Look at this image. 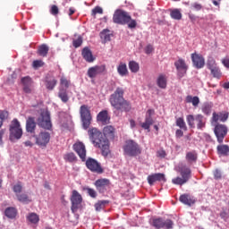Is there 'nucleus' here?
<instances>
[{
  "label": "nucleus",
  "instance_id": "nucleus-1",
  "mask_svg": "<svg viewBox=\"0 0 229 229\" xmlns=\"http://www.w3.org/2000/svg\"><path fill=\"white\" fill-rule=\"evenodd\" d=\"M109 103L116 112H131V103L124 98V89L116 88L114 92L109 97Z\"/></svg>",
  "mask_w": 229,
  "mask_h": 229
},
{
  "label": "nucleus",
  "instance_id": "nucleus-2",
  "mask_svg": "<svg viewBox=\"0 0 229 229\" xmlns=\"http://www.w3.org/2000/svg\"><path fill=\"white\" fill-rule=\"evenodd\" d=\"M88 135L95 148L101 149L103 157L110 155V141L103 136V132L98 128H91L88 131Z\"/></svg>",
  "mask_w": 229,
  "mask_h": 229
},
{
  "label": "nucleus",
  "instance_id": "nucleus-3",
  "mask_svg": "<svg viewBox=\"0 0 229 229\" xmlns=\"http://www.w3.org/2000/svg\"><path fill=\"white\" fill-rule=\"evenodd\" d=\"M113 21L114 24H128V28H130V30L137 28V21L131 19V16L130 13H128V12L121 9L114 12L113 15Z\"/></svg>",
  "mask_w": 229,
  "mask_h": 229
},
{
  "label": "nucleus",
  "instance_id": "nucleus-4",
  "mask_svg": "<svg viewBox=\"0 0 229 229\" xmlns=\"http://www.w3.org/2000/svg\"><path fill=\"white\" fill-rule=\"evenodd\" d=\"M124 157H139L142 153L140 145L133 140H127L123 146Z\"/></svg>",
  "mask_w": 229,
  "mask_h": 229
},
{
  "label": "nucleus",
  "instance_id": "nucleus-5",
  "mask_svg": "<svg viewBox=\"0 0 229 229\" xmlns=\"http://www.w3.org/2000/svg\"><path fill=\"white\" fill-rule=\"evenodd\" d=\"M22 137V127H21V122L17 118H14L9 125V140L11 142H15Z\"/></svg>",
  "mask_w": 229,
  "mask_h": 229
},
{
  "label": "nucleus",
  "instance_id": "nucleus-6",
  "mask_svg": "<svg viewBox=\"0 0 229 229\" xmlns=\"http://www.w3.org/2000/svg\"><path fill=\"white\" fill-rule=\"evenodd\" d=\"M186 121L191 128H196L197 126L198 130H203L207 126V118L203 114H188Z\"/></svg>",
  "mask_w": 229,
  "mask_h": 229
},
{
  "label": "nucleus",
  "instance_id": "nucleus-7",
  "mask_svg": "<svg viewBox=\"0 0 229 229\" xmlns=\"http://www.w3.org/2000/svg\"><path fill=\"white\" fill-rule=\"evenodd\" d=\"M81 119L84 130L89 129L90 123H92V114H90V107L87 105H82L80 107Z\"/></svg>",
  "mask_w": 229,
  "mask_h": 229
},
{
  "label": "nucleus",
  "instance_id": "nucleus-8",
  "mask_svg": "<svg viewBox=\"0 0 229 229\" xmlns=\"http://www.w3.org/2000/svg\"><path fill=\"white\" fill-rule=\"evenodd\" d=\"M37 124L39 128L44 130H51L53 123H51V114L47 111H42L37 119Z\"/></svg>",
  "mask_w": 229,
  "mask_h": 229
},
{
  "label": "nucleus",
  "instance_id": "nucleus-9",
  "mask_svg": "<svg viewBox=\"0 0 229 229\" xmlns=\"http://www.w3.org/2000/svg\"><path fill=\"white\" fill-rule=\"evenodd\" d=\"M206 65L210 71V74L213 76V78L221 80L223 72H221L219 66H217V63H216V59H214V57H208Z\"/></svg>",
  "mask_w": 229,
  "mask_h": 229
},
{
  "label": "nucleus",
  "instance_id": "nucleus-10",
  "mask_svg": "<svg viewBox=\"0 0 229 229\" xmlns=\"http://www.w3.org/2000/svg\"><path fill=\"white\" fill-rule=\"evenodd\" d=\"M86 167L91 171V173H97V174H103L104 173L101 164L92 157H89L86 160Z\"/></svg>",
  "mask_w": 229,
  "mask_h": 229
},
{
  "label": "nucleus",
  "instance_id": "nucleus-11",
  "mask_svg": "<svg viewBox=\"0 0 229 229\" xmlns=\"http://www.w3.org/2000/svg\"><path fill=\"white\" fill-rule=\"evenodd\" d=\"M214 132L217 139V142L223 144L225 137L228 134V127L225 124L218 123L215 126Z\"/></svg>",
  "mask_w": 229,
  "mask_h": 229
},
{
  "label": "nucleus",
  "instance_id": "nucleus-12",
  "mask_svg": "<svg viewBox=\"0 0 229 229\" xmlns=\"http://www.w3.org/2000/svg\"><path fill=\"white\" fill-rule=\"evenodd\" d=\"M152 226H154V228L173 229L174 223L171 219L164 220L162 217H159L152 220Z\"/></svg>",
  "mask_w": 229,
  "mask_h": 229
},
{
  "label": "nucleus",
  "instance_id": "nucleus-13",
  "mask_svg": "<svg viewBox=\"0 0 229 229\" xmlns=\"http://www.w3.org/2000/svg\"><path fill=\"white\" fill-rule=\"evenodd\" d=\"M34 138L36 139L37 146L46 148L49 144V140H51V134L47 131H41L38 135H34Z\"/></svg>",
  "mask_w": 229,
  "mask_h": 229
},
{
  "label": "nucleus",
  "instance_id": "nucleus-14",
  "mask_svg": "<svg viewBox=\"0 0 229 229\" xmlns=\"http://www.w3.org/2000/svg\"><path fill=\"white\" fill-rule=\"evenodd\" d=\"M81 201H83V198L81 194L78 192V191L73 190L72 192L71 202H72V212H77L80 208V205H81Z\"/></svg>",
  "mask_w": 229,
  "mask_h": 229
},
{
  "label": "nucleus",
  "instance_id": "nucleus-15",
  "mask_svg": "<svg viewBox=\"0 0 229 229\" xmlns=\"http://www.w3.org/2000/svg\"><path fill=\"white\" fill-rule=\"evenodd\" d=\"M174 67L176 68L177 76H179V78H183L189 70V65H187V63H185V60L182 58H179L174 62Z\"/></svg>",
  "mask_w": 229,
  "mask_h": 229
},
{
  "label": "nucleus",
  "instance_id": "nucleus-16",
  "mask_svg": "<svg viewBox=\"0 0 229 229\" xmlns=\"http://www.w3.org/2000/svg\"><path fill=\"white\" fill-rule=\"evenodd\" d=\"M73 150L75 153H77L82 162L87 160V148H85V144H83V142L78 141L73 144Z\"/></svg>",
  "mask_w": 229,
  "mask_h": 229
},
{
  "label": "nucleus",
  "instance_id": "nucleus-17",
  "mask_svg": "<svg viewBox=\"0 0 229 229\" xmlns=\"http://www.w3.org/2000/svg\"><path fill=\"white\" fill-rule=\"evenodd\" d=\"M103 72H106V65L105 64L96 65L89 68L87 74L89 78L94 79L96 76H98V74H103Z\"/></svg>",
  "mask_w": 229,
  "mask_h": 229
},
{
  "label": "nucleus",
  "instance_id": "nucleus-18",
  "mask_svg": "<svg viewBox=\"0 0 229 229\" xmlns=\"http://www.w3.org/2000/svg\"><path fill=\"white\" fill-rule=\"evenodd\" d=\"M191 61L195 69H203L205 67V57L198 53L191 54Z\"/></svg>",
  "mask_w": 229,
  "mask_h": 229
},
{
  "label": "nucleus",
  "instance_id": "nucleus-19",
  "mask_svg": "<svg viewBox=\"0 0 229 229\" xmlns=\"http://www.w3.org/2000/svg\"><path fill=\"white\" fill-rule=\"evenodd\" d=\"M155 114V109H148L146 113L145 122L141 123V128L143 130H149L150 126L155 123L153 120V114Z\"/></svg>",
  "mask_w": 229,
  "mask_h": 229
},
{
  "label": "nucleus",
  "instance_id": "nucleus-20",
  "mask_svg": "<svg viewBox=\"0 0 229 229\" xmlns=\"http://www.w3.org/2000/svg\"><path fill=\"white\" fill-rule=\"evenodd\" d=\"M110 119L111 117L108 115L107 110H102L97 115V122L104 126H106V124H110Z\"/></svg>",
  "mask_w": 229,
  "mask_h": 229
},
{
  "label": "nucleus",
  "instance_id": "nucleus-21",
  "mask_svg": "<svg viewBox=\"0 0 229 229\" xmlns=\"http://www.w3.org/2000/svg\"><path fill=\"white\" fill-rule=\"evenodd\" d=\"M98 192H105L106 187H110V180L108 179H98L94 183Z\"/></svg>",
  "mask_w": 229,
  "mask_h": 229
},
{
  "label": "nucleus",
  "instance_id": "nucleus-22",
  "mask_svg": "<svg viewBox=\"0 0 229 229\" xmlns=\"http://www.w3.org/2000/svg\"><path fill=\"white\" fill-rule=\"evenodd\" d=\"M147 180L149 185H154L155 182H165V174L160 173L150 174Z\"/></svg>",
  "mask_w": 229,
  "mask_h": 229
},
{
  "label": "nucleus",
  "instance_id": "nucleus-23",
  "mask_svg": "<svg viewBox=\"0 0 229 229\" xmlns=\"http://www.w3.org/2000/svg\"><path fill=\"white\" fill-rule=\"evenodd\" d=\"M179 201H181V203H183V205H187L188 207H192V205L196 203V199H194V197L187 193L181 195L179 198Z\"/></svg>",
  "mask_w": 229,
  "mask_h": 229
},
{
  "label": "nucleus",
  "instance_id": "nucleus-24",
  "mask_svg": "<svg viewBox=\"0 0 229 229\" xmlns=\"http://www.w3.org/2000/svg\"><path fill=\"white\" fill-rule=\"evenodd\" d=\"M35 130H37V122H35V117L30 116L26 121V131L35 133Z\"/></svg>",
  "mask_w": 229,
  "mask_h": 229
},
{
  "label": "nucleus",
  "instance_id": "nucleus-25",
  "mask_svg": "<svg viewBox=\"0 0 229 229\" xmlns=\"http://www.w3.org/2000/svg\"><path fill=\"white\" fill-rule=\"evenodd\" d=\"M21 83L23 85V91L25 94H31V86L33 85V81L30 77L21 78Z\"/></svg>",
  "mask_w": 229,
  "mask_h": 229
},
{
  "label": "nucleus",
  "instance_id": "nucleus-26",
  "mask_svg": "<svg viewBox=\"0 0 229 229\" xmlns=\"http://www.w3.org/2000/svg\"><path fill=\"white\" fill-rule=\"evenodd\" d=\"M103 133L107 139L114 140L115 139V127L112 125H106L103 129Z\"/></svg>",
  "mask_w": 229,
  "mask_h": 229
},
{
  "label": "nucleus",
  "instance_id": "nucleus-27",
  "mask_svg": "<svg viewBox=\"0 0 229 229\" xmlns=\"http://www.w3.org/2000/svg\"><path fill=\"white\" fill-rule=\"evenodd\" d=\"M81 55L84 60H86V62H88L89 64H92V62L96 60V58H94V55H92V51H90L89 47H84L82 49Z\"/></svg>",
  "mask_w": 229,
  "mask_h": 229
},
{
  "label": "nucleus",
  "instance_id": "nucleus-28",
  "mask_svg": "<svg viewBox=\"0 0 229 229\" xmlns=\"http://www.w3.org/2000/svg\"><path fill=\"white\" fill-rule=\"evenodd\" d=\"M185 159L188 164H196L198 162V152L196 150L187 152Z\"/></svg>",
  "mask_w": 229,
  "mask_h": 229
},
{
  "label": "nucleus",
  "instance_id": "nucleus-29",
  "mask_svg": "<svg viewBox=\"0 0 229 229\" xmlns=\"http://www.w3.org/2000/svg\"><path fill=\"white\" fill-rule=\"evenodd\" d=\"M191 168H189L187 165H182L180 167V174L182 178H183L187 182H189V180L191 179Z\"/></svg>",
  "mask_w": 229,
  "mask_h": 229
},
{
  "label": "nucleus",
  "instance_id": "nucleus-30",
  "mask_svg": "<svg viewBox=\"0 0 229 229\" xmlns=\"http://www.w3.org/2000/svg\"><path fill=\"white\" fill-rule=\"evenodd\" d=\"M157 85L159 89H167V76L160 74L157 79Z\"/></svg>",
  "mask_w": 229,
  "mask_h": 229
},
{
  "label": "nucleus",
  "instance_id": "nucleus-31",
  "mask_svg": "<svg viewBox=\"0 0 229 229\" xmlns=\"http://www.w3.org/2000/svg\"><path fill=\"white\" fill-rule=\"evenodd\" d=\"M58 83V81L55 77L47 78L45 81L46 88L47 90H54Z\"/></svg>",
  "mask_w": 229,
  "mask_h": 229
},
{
  "label": "nucleus",
  "instance_id": "nucleus-32",
  "mask_svg": "<svg viewBox=\"0 0 229 229\" xmlns=\"http://www.w3.org/2000/svg\"><path fill=\"white\" fill-rule=\"evenodd\" d=\"M58 98H60L63 103L69 101V95L67 94V89L60 87L58 91Z\"/></svg>",
  "mask_w": 229,
  "mask_h": 229
},
{
  "label": "nucleus",
  "instance_id": "nucleus-33",
  "mask_svg": "<svg viewBox=\"0 0 229 229\" xmlns=\"http://www.w3.org/2000/svg\"><path fill=\"white\" fill-rule=\"evenodd\" d=\"M4 214L9 219H15L17 217V208L9 207L5 209Z\"/></svg>",
  "mask_w": 229,
  "mask_h": 229
},
{
  "label": "nucleus",
  "instance_id": "nucleus-34",
  "mask_svg": "<svg viewBox=\"0 0 229 229\" xmlns=\"http://www.w3.org/2000/svg\"><path fill=\"white\" fill-rule=\"evenodd\" d=\"M100 38L101 40H103L104 44H106V42H110V39L112 38V34L110 33V30L106 29L101 31Z\"/></svg>",
  "mask_w": 229,
  "mask_h": 229
},
{
  "label": "nucleus",
  "instance_id": "nucleus-35",
  "mask_svg": "<svg viewBox=\"0 0 229 229\" xmlns=\"http://www.w3.org/2000/svg\"><path fill=\"white\" fill-rule=\"evenodd\" d=\"M216 151L218 155H222L223 157H227L229 153V146L228 145H218L216 147Z\"/></svg>",
  "mask_w": 229,
  "mask_h": 229
},
{
  "label": "nucleus",
  "instance_id": "nucleus-36",
  "mask_svg": "<svg viewBox=\"0 0 229 229\" xmlns=\"http://www.w3.org/2000/svg\"><path fill=\"white\" fill-rule=\"evenodd\" d=\"M27 220L29 223H31V225H38V221H40V217L37 213H30L27 216Z\"/></svg>",
  "mask_w": 229,
  "mask_h": 229
},
{
  "label": "nucleus",
  "instance_id": "nucleus-37",
  "mask_svg": "<svg viewBox=\"0 0 229 229\" xmlns=\"http://www.w3.org/2000/svg\"><path fill=\"white\" fill-rule=\"evenodd\" d=\"M117 72L120 76H128V67L126 66V64L120 63L117 67Z\"/></svg>",
  "mask_w": 229,
  "mask_h": 229
},
{
  "label": "nucleus",
  "instance_id": "nucleus-38",
  "mask_svg": "<svg viewBox=\"0 0 229 229\" xmlns=\"http://www.w3.org/2000/svg\"><path fill=\"white\" fill-rule=\"evenodd\" d=\"M16 197L20 203H31V199H30V196L26 193L16 194Z\"/></svg>",
  "mask_w": 229,
  "mask_h": 229
},
{
  "label": "nucleus",
  "instance_id": "nucleus-39",
  "mask_svg": "<svg viewBox=\"0 0 229 229\" xmlns=\"http://www.w3.org/2000/svg\"><path fill=\"white\" fill-rule=\"evenodd\" d=\"M48 53H49V47H47V45L46 44L41 45L38 49V55H39V56L46 57L47 56Z\"/></svg>",
  "mask_w": 229,
  "mask_h": 229
},
{
  "label": "nucleus",
  "instance_id": "nucleus-40",
  "mask_svg": "<svg viewBox=\"0 0 229 229\" xmlns=\"http://www.w3.org/2000/svg\"><path fill=\"white\" fill-rule=\"evenodd\" d=\"M170 17L174 21H182V12L180 9H172L170 10Z\"/></svg>",
  "mask_w": 229,
  "mask_h": 229
},
{
  "label": "nucleus",
  "instance_id": "nucleus-41",
  "mask_svg": "<svg viewBox=\"0 0 229 229\" xmlns=\"http://www.w3.org/2000/svg\"><path fill=\"white\" fill-rule=\"evenodd\" d=\"M186 103H191L193 106H198L199 105V98L189 95L186 97Z\"/></svg>",
  "mask_w": 229,
  "mask_h": 229
},
{
  "label": "nucleus",
  "instance_id": "nucleus-42",
  "mask_svg": "<svg viewBox=\"0 0 229 229\" xmlns=\"http://www.w3.org/2000/svg\"><path fill=\"white\" fill-rule=\"evenodd\" d=\"M64 160H65L66 162H71V163H72V162H77V161H78V157H76V155H75L74 153L70 152V153H68V154H66V155L64 156Z\"/></svg>",
  "mask_w": 229,
  "mask_h": 229
},
{
  "label": "nucleus",
  "instance_id": "nucleus-43",
  "mask_svg": "<svg viewBox=\"0 0 229 229\" xmlns=\"http://www.w3.org/2000/svg\"><path fill=\"white\" fill-rule=\"evenodd\" d=\"M176 126L180 127L181 130L187 131V124L185 123V120H183V118L182 117L177 118Z\"/></svg>",
  "mask_w": 229,
  "mask_h": 229
},
{
  "label": "nucleus",
  "instance_id": "nucleus-44",
  "mask_svg": "<svg viewBox=\"0 0 229 229\" xmlns=\"http://www.w3.org/2000/svg\"><path fill=\"white\" fill-rule=\"evenodd\" d=\"M129 69L131 72H139L140 66L137 62L131 61L129 62Z\"/></svg>",
  "mask_w": 229,
  "mask_h": 229
},
{
  "label": "nucleus",
  "instance_id": "nucleus-45",
  "mask_svg": "<svg viewBox=\"0 0 229 229\" xmlns=\"http://www.w3.org/2000/svg\"><path fill=\"white\" fill-rule=\"evenodd\" d=\"M187 179H184V177H175L172 180V183L174 185H183L184 183H187Z\"/></svg>",
  "mask_w": 229,
  "mask_h": 229
},
{
  "label": "nucleus",
  "instance_id": "nucleus-46",
  "mask_svg": "<svg viewBox=\"0 0 229 229\" xmlns=\"http://www.w3.org/2000/svg\"><path fill=\"white\" fill-rule=\"evenodd\" d=\"M105 205H108V200H99L95 204V208L99 211L102 208H105Z\"/></svg>",
  "mask_w": 229,
  "mask_h": 229
},
{
  "label": "nucleus",
  "instance_id": "nucleus-47",
  "mask_svg": "<svg viewBox=\"0 0 229 229\" xmlns=\"http://www.w3.org/2000/svg\"><path fill=\"white\" fill-rule=\"evenodd\" d=\"M84 191H87V193L89 194V196H90V198H93V199L98 198V192L96 191V190L86 187L84 188Z\"/></svg>",
  "mask_w": 229,
  "mask_h": 229
},
{
  "label": "nucleus",
  "instance_id": "nucleus-48",
  "mask_svg": "<svg viewBox=\"0 0 229 229\" xmlns=\"http://www.w3.org/2000/svg\"><path fill=\"white\" fill-rule=\"evenodd\" d=\"M60 85L61 87H65V89H69L70 85H71V81L67 80V78L65 77H62L60 79Z\"/></svg>",
  "mask_w": 229,
  "mask_h": 229
},
{
  "label": "nucleus",
  "instance_id": "nucleus-49",
  "mask_svg": "<svg viewBox=\"0 0 229 229\" xmlns=\"http://www.w3.org/2000/svg\"><path fill=\"white\" fill-rule=\"evenodd\" d=\"M83 44V38L81 36H79L77 39H73L72 46L75 48H78Z\"/></svg>",
  "mask_w": 229,
  "mask_h": 229
},
{
  "label": "nucleus",
  "instance_id": "nucleus-50",
  "mask_svg": "<svg viewBox=\"0 0 229 229\" xmlns=\"http://www.w3.org/2000/svg\"><path fill=\"white\" fill-rule=\"evenodd\" d=\"M202 112L206 115H210L212 112V106H210V105L208 104H204V106H202Z\"/></svg>",
  "mask_w": 229,
  "mask_h": 229
},
{
  "label": "nucleus",
  "instance_id": "nucleus-51",
  "mask_svg": "<svg viewBox=\"0 0 229 229\" xmlns=\"http://www.w3.org/2000/svg\"><path fill=\"white\" fill-rule=\"evenodd\" d=\"M202 8L203 5L198 2L191 4V10H194V12H201Z\"/></svg>",
  "mask_w": 229,
  "mask_h": 229
},
{
  "label": "nucleus",
  "instance_id": "nucleus-52",
  "mask_svg": "<svg viewBox=\"0 0 229 229\" xmlns=\"http://www.w3.org/2000/svg\"><path fill=\"white\" fill-rule=\"evenodd\" d=\"M32 67L34 69H38L40 67H44V61H42V60H35V61H33Z\"/></svg>",
  "mask_w": 229,
  "mask_h": 229
},
{
  "label": "nucleus",
  "instance_id": "nucleus-53",
  "mask_svg": "<svg viewBox=\"0 0 229 229\" xmlns=\"http://www.w3.org/2000/svg\"><path fill=\"white\" fill-rule=\"evenodd\" d=\"M13 191L15 192V194H21L22 192V185L21 183L15 184Z\"/></svg>",
  "mask_w": 229,
  "mask_h": 229
},
{
  "label": "nucleus",
  "instance_id": "nucleus-54",
  "mask_svg": "<svg viewBox=\"0 0 229 229\" xmlns=\"http://www.w3.org/2000/svg\"><path fill=\"white\" fill-rule=\"evenodd\" d=\"M98 13L102 14L103 13V8L99 7V6H96L92 12H91V15L96 16L98 15Z\"/></svg>",
  "mask_w": 229,
  "mask_h": 229
},
{
  "label": "nucleus",
  "instance_id": "nucleus-55",
  "mask_svg": "<svg viewBox=\"0 0 229 229\" xmlns=\"http://www.w3.org/2000/svg\"><path fill=\"white\" fill-rule=\"evenodd\" d=\"M220 121L225 123L228 121L229 114L228 113H219Z\"/></svg>",
  "mask_w": 229,
  "mask_h": 229
},
{
  "label": "nucleus",
  "instance_id": "nucleus-56",
  "mask_svg": "<svg viewBox=\"0 0 229 229\" xmlns=\"http://www.w3.org/2000/svg\"><path fill=\"white\" fill-rule=\"evenodd\" d=\"M9 113L8 111H0V119L1 121H6L8 119Z\"/></svg>",
  "mask_w": 229,
  "mask_h": 229
},
{
  "label": "nucleus",
  "instance_id": "nucleus-57",
  "mask_svg": "<svg viewBox=\"0 0 229 229\" xmlns=\"http://www.w3.org/2000/svg\"><path fill=\"white\" fill-rule=\"evenodd\" d=\"M50 13H51L52 15H58V13H59L58 6H56V5H52V6H51V9H50Z\"/></svg>",
  "mask_w": 229,
  "mask_h": 229
},
{
  "label": "nucleus",
  "instance_id": "nucleus-58",
  "mask_svg": "<svg viewBox=\"0 0 229 229\" xmlns=\"http://www.w3.org/2000/svg\"><path fill=\"white\" fill-rule=\"evenodd\" d=\"M153 45H148L146 47H145V53L146 55H151V53H153Z\"/></svg>",
  "mask_w": 229,
  "mask_h": 229
},
{
  "label": "nucleus",
  "instance_id": "nucleus-59",
  "mask_svg": "<svg viewBox=\"0 0 229 229\" xmlns=\"http://www.w3.org/2000/svg\"><path fill=\"white\" fill-rule=\"evenodd\" d=\"M217 121H220L219 114H217V113H213L212 122H213V123H217Z\"/></svg>",
  "mask_w": 229,
  "mask_h": 229
},
{
  "label": "nucleus",
  "instance_id": "nucleus-60",
  "mask_svg": "<svg viewBox=\"0 0 229 229\" xmlns=\"http://www.w3.org/2000/svg\"><path fill=\"white\" fill-rule=\"evenodd\" d=\"M5 132H6V130L4 129L0 130V146H3V136L4 135Z\"/></svg>",
  "mask_w": 229,
  "mask_h": 229
},
{
  "label": "nucleus",
  "instance_id": "nucleus-61",
  "mask_svg": "<svg viewBox=\"0 0 229 229\" xmlns=\"http://www.w3.org/2000/svg\"><path fill=\"white\" fill-rule=\"evenodd\" d=\"M157 157H159L160 158H165V150L157 151Z\"/></svg>",
  "mask_w": 229,
  "mask_h": 229
},
{
  "label": "nucleus",
  "instance_id": "nucleus-62",
  "mask_svg": "<svg viewBox=\"0 0 229 229\" xmlns=\"http://www.w3.org/2000/svg\"><path fill=\"white\" fill-rule=\"evenodd\" d=\"M222 64L226 67V69H229V58L222 59Z\"/></svg>",
  "mask_w": 229,
  "mask_h": 229
},
{
  "label": "nucleus",
  "instance_id": "nucleus-63",
  "mask_svg": "<svg viewBox=\"0 0 229 229\" xmlns=\"http://www.w3.org/2000/svg\"><path fill=\"white\" fill-rule=\"evenodd\" d=\"M214 177L216 178V180H219V178H221V172L219 170H216L214 172Z\"/></svg>",
  "mask_w": 229,
  "mask_h": 229
},
{
  "label": "nucleus",
  "instance_id": "nucleus-64",
  "mask_svg": "<svg viewBox=\"0 0 229 229\" xmlns=\"http://www.w3.org/2000/svg\"><path fill=\"white\" fill-rule=\"evenodd\" d=\"M175 136L178 137V138L183 137V131L178 129V130L175 131Z\"/></svg>",
  "mask_w": 229,
  "mask_h": 229
}]
</instances>
